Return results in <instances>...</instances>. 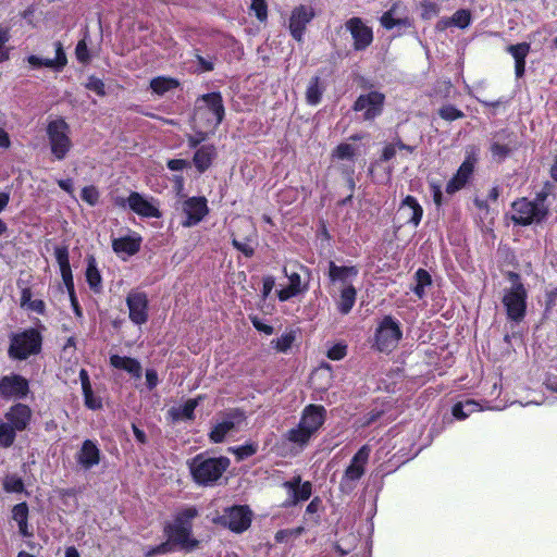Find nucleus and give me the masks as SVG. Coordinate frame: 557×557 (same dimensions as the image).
Masks as SVG:
<instances>
[{"label":"nucleus","mask_w":557,"mask_h":557,"mask_svg":"<svg viewBox=\"0 0 557 557\" xmlns=\"http://www.w3.org/2000/svg\"><path fill=\"white\" fill-rule=\"evenodd\" d=\"M322 92L323 89L320 86L319 77L311 78L306 91L307 102L311 106L318 104L321 100Z\"/></svg>","instance_id":"obj_42"},{"label":"nucleus","mask_w":557,"mask_h":557,"mask_svg":"<svg viewBox=\"0 0 557 557\" xmlns=\"http://www.w3.org/2000/svg\"><path fill=\"white\" fill-rule=\"evenodd\" d=\"M86 280L91 289L98 290L101 286V275L97 269L94 258L88 259Z\"/></svg>","instance_id":"obj_40"},{"label":"nucleus","mask_w":557,"mask_h":557,"mask_svg":"<svg viewBox=\"0 0 557 557\" xmlns=\"http://www.w3.org/2000/svg\"><path fill=\"white\" fill-rule=\"evenodd\" d=\"M250 12H252L259 21H264L268 16V8L265 0H250Z\"/></svg>","instance_id":"obj_48"},{"label":"nucleus","mask_w":557,"mask_h":557,"mask_svg":"<svg viewBox=\"0 0 557 557\" xmlns=\"http://www.w3.org/2000/svg\"><path fill=\"white\" fill-rule=\"evenodd\" d=\"M110 364L115 369L127 372L135 379L141 377L140 362L134 358L120 355H111Z\"/></svg>","instance_id":"obj_26"},{"label":"nucleus","mask_w":557,"mask_h":557,"mask_svg":"<svg viewBox=\"0 0 557 557\" xmlns=\"http://www.w3.org/2000/svg\"><path fill=\"white\" fill-rule=\"evenodd\" d=\"M286 275L288 277V285L286 287H282L277 292V296L281 301H286L297 296L305 289V287L301 284V277L298 273L293 272Z\"/></svg>","instance_id":"obj_30"},{"label":"nucleus","mask_w":557,"mask_h":557,"mask_svg":"<svg viewBox=\"0 0 557 557\" xmlns=\"http://www.w3.org/2000/svg\"><path fill=\"white\" fill-rule=\"evenodd\" d=\"M224 107L220 94L203 95L198 101L195 121L199 125L214 129L223 120Z\"/></svg>","instance_id":"obj_3"},{"label":"nucleus","mask_w":557,"mask_h":557,"mask_svg":"<svg viewBox=\"0 0 557 557\" xmlns=\"http://www.w3.org/2000/svg\"><path fill=\"white\" fill-rule=\"evenodd\" d=\"M413 149H414L413 147L407 146L399 140L396 143H393V144H388L383 149L382 160L388 161L392 158H394L397 154V152H403V151L406 152V154H411L413 152Z\"/></svg>","instance_id":"obj_39"},{"label":"nucleus","mask_w":557,"mask_h":557,"mask_svg":"<svg viewBox=\"0 0 557 557\" xmlns=\"http://www.w3.org/2000/svg\"><path fill=\"white\" fill-rule=\"evenodd\" d=\"M400 337L398 324L391 317H385L376 330L375 345L380 351H391L397 346Z\"/></svg>","instance_id":"obj_10"},{"label":"nucleus","mask_w":557,"mask_h":557,"mask_svg":"<svg viewBox=\"0 0 557 557\" xmlns=\"http://www.w3.org/2000/svg\"><path fill=\"white\" fill-rule=\"evenodd\" d=\"M230 467V459L226 457H206L200 454L189 462L193 479L199 485H212Z\"/></svg>","instance_id":"obj_2"},{"label":"nucleus","mask_w":557,"mask_h":557,"mask_svg":"<svg viewBox=\"0 0 557 557\" xmlns=\"http://www.w3.org/2000/svg\"><path fill=\"white\" fill-rule=\"evenodd\" d=\"M41 348V336L34 329L15 333L11 336L9 356L13 359L24 360L36 355Z\"/></svg>","instance_id":"obj_6"},{"label":"nucleus","mask_w":557,"mask_h":557,"mask_svg":"<svg viewBox=\"0 0 557 557\" xmlns=\"http://www.w3.org/2000/svg\"><path fill=\"white\" fill-rule=\"evenodd\" d=\"M12 518L18 525V531L23 536H32V532L28 529V507L26 503H20L12 509Z\"/></svg>","instance_id":"obj_33"},{"label":"nucleus","mask_w":557,"mask_h":557,"mask_svg":"<svg viewBox=\"0 0 557 557\" xmlns=\"http://www.w3.org/2000/svg\"><path fill=\"white\" fill-rule=\"evenodd\" d=\"M234 426L235 422L232 418L223 419L221 422L213 426L209 434L210 440L213 443H221L225 438L226 434L234 429Z\"/></svg>","instance_id":"obj_37"},{"label":"nucleus","mask_w":557,"mask_h":557,"mask_svg":"<svg viewBox=\"0 0 557 557\" xmlns=\"http://www.w3.org/2000/svg\"><path fill=\"white\" fill-rule=\"evenodd\" d=\"M17 431L4 418H0V445L9 447L15 440Z\"/></svg>","instance_id":"obj_41"},{"label":"nucleus","mask_w":557,"mask_h":557,"mask_svg":"<svg viewBox=\"0 0 557 557\" xmlns=\"http://www.w3.org/2000/svg\"><path fill=\"white\" fill-rule=\"evenodd\" d=\"M338 296L336 297V306L342 314H348L356 302L357 290L355 286H344L336 288Z\"/></svg>","instance_id":"obj_28"},{"label":"nucleus","mask_w":557,"mask_h":557,"mask_svg":"<svg viewBox=\"0 0 557 557\" xmlns=\"http://www.w3.org/2000/svg\"><path fill=\"white\" fill-rule=\"evenodd\" d=\"M230 450L237 456L238 460H243L256 454L257 447L253 444H247L236 448H231Z\"/></svg>","instance_id":"obj_53"},{"label":"nucleus","mask_w":557,"mask_h":557,"mask_svg":"<svg viewBox=\"0 0 557 557\" xmlns=\"http://www.w3.org/2000/svg\"><path fill=\"white\" fill-rule=\"evenodd\" d=\"M53 50H54V57H38V55H30L28 57V63L34 67H40L46 66L53 69L55 71L62 70L66 65V55L62 49V46L60 42L53 44Z\"/></svg>","instance_id":"obj_21"},{"label":"nucleus","mask_w":557,"mask_h":557,"mask_svg":"<svg viewBox=\"0 0 557 557\" xmlns=\"http://www.w3.org/2000/svg\"><path fill=\"white\" fill-rule=\"evenodd\" d=\"M183 211L186 219L182 222L185 227L198 224L207 214V201L202 197H191L183 203Z\"/></svg>","instance_id":"obj_18"},{"label":"nucleus","mask_w":557,"mask_h":557,"mask_svg":"<svg viewBox=\"0 0 557 557\" xmlns=\"http://www.w3.org/2000/svg\"><path fill=\"white\" fill-rule=\"evenodd\" d=\"M75 53H76V58L78 59V61H81L83 63H85L89 60V53L87 51V44L84 39L77 44Z\"/></svg>","instance_id":"obj_58"},{"label":"nucleus","mask_w":557,"mask_h":557,"mask_svg":"<svg viewBox=\"0 0 557 557\" xmlns=\"http://www.w3.org/2000/svg\"><path fill=\"white\" fill-rule=\"evenodd\" d=\"M86 87L100 96L104 95V84L99 78L89 77Z\"/></svg>","instance_id":"obj_57"},{"label":"nucleus","mask_w":557,"mask_h":557,"mask_svg":"<svg viewBox=\"0 0 557 557\" xmlns=\"http://www.w3.org/2000/svg\"><path fill=\"white\" fill-rule=\"evenodd\" d=\"M197 406L198 399H188L184 404L170 408L168 414L173 422L191 420Z\"/></svg>","instance_id":"obj_29"},{"label":"nucleus","mask_w":557,"mask_h":557,"mask_svg":"<svg viewBox=\"0 0 557 557\" xmlns=\"http://www.w3.org/2000/svg\"><path fill=\"white\" fill-rule=\"evenodd\" d=\"M3 488L8 493H21L24 490V483L17 475H7L3 481Z\"/></svg>","instance_id":"obj_46"},{"label":"nucleus","mask_w":557,"mask_h":557,"mask_svg":"<svg viewBox=\"0 0 557 557\" xmlns=\"http://www.w3.org/2000/svg\"><path fill=\"white\" fill-rule=\"evenodd\" d=\"M127 205L132 211L144 218H160L159 203L148 196L133 191L127 198Z\"/></svg>","instance_id":"obj_12"},{"label":"nucleus","mask_w":557,"mask_h":557,"mask_svg":"<svg viewBox=\"0 0 557 557\" xmlns=\"http://www.w3.org/2000/svg\"><path fill=\"white\" fill-rule=\"evenodd\" d=\"M356 152L355 146L343 143L333 151V157L339 160H352Z\"/></svg>","instance_id":"obj_47"},{"label":"nucleus","mask_w":557,"mask_h":557,"mask_svg":"<svg viewBox=\"0 0 557 557\" xmlns=\"http://www.w3.org/2000/svg\"><path fill=\"white\" fill-rule=\"evenodd\" d=\"M197 516L195 508H187L183 510L174 520V522L166 527L165 531L169 541L180 544L185 547H193L196 542L190 539V521Z\"/></svg>","instance_id":"obj_8"},{"label":"nucleus","mask_w":557,"mask_h":557,"mask_svg":"<svg viewBox=\"0 0 557 557\" xmlns=\"http://www.w3.org/2000/svg\"><path fill=\"white\" fill-rule=\"evenodd\" d=\"M354 39V47L357 50L364 49L366 47L370 46L372 41V37H352Z\"/></svg>","instance_id":"obj_63"},{"label":"nucleus","mask_w":557,"mask_h":557,"mask_svg":"<svg viewBox=\"0 0 557 557\" xmlns=\"http://www.w3.org/2000/svg\"><path fill=\"white\" fill-rule=\"evenodd\" d=\"M314 13L312 8L300 5L293 10L289 18V29L293 35L301 34Z\"/></svg>","instance_id":"obj_25"},{"label":"nucleus","mask_w":557,"mask_h":557,"mask_svg":"<svg viewBox=\"0 0 557 557\" xmlns=\"http://www.w3.org/2000/svg\"><path fill=\"white\" fill-rule=\"evenodd\" d=\"M28 393V382L21 375L11 374L0 380V395L5 398H23Z\"/></svg>","instance_id":"obj_17"},{"label":"nucleus","mask_w":557,"mask_h":557,"mask_svg":"<svg viewBox=\"0 0 557 557\" xmlns=\"http://www.w3.org/2000/svg\"><path fill=\"white\" fill-rule=\"evenodd\" d=\"M188 165V162L183 159H172L168 162V168L171 171H182Z\"/></svg>","instance_id":"obj_60"},{"label":"nucleus","mask_w":557,"mask_h":557,"mask_svg":"<svg viewBox=\"0 0 557 557\" xmlns=\"http://www.w3.org/2000/svg\"><path fill=\"white\" fill-rule=\"evenodd\" d=\"M54 256H55L58 265L60 268V273H61L63 283L70 293L72 304L74 306V310H75L76 314L79 315L81 311H79L77 302L74 299L73 274H72V270H71V265H70L67 248L66 247H57L54 249Z\"/></svg>","instance_id":"obj_14"},{"label":"nucleus","mask_w":557,"mask_h":557,"mask_svg":"<svg viewBox=\"0 0 557 557\" xmlns=\"http://www.w3.org/2000/svg\"><path fill=\"white\" fill-rule=\"evenodd\" d=\"M358 274L359 270L354 265H337L333 261L329 263V277L336 288L354 286Z\"/></svg>","instance_id":"obj_15"},{"label":"nucleus","mask_w":557,"mask_h":557,"mask_svg":"<svg viewBox=\"0 0 557 557\" xmlns=\"http://www.w3.org/2000/svg\"><path fill=\"white\" fill-rule=\"evenodd\" d=\"M30 409L23 404L14 405L5 413L4 420H7L16 431H23L26 429L30 420Z\"/></svg>","instance_id":"obj_24"},{"label":"nucleus","mask_w":557,"mask_h":557,"mask_svg":"<svg viewBox=\"0 0 557 557\" xmlns=\"http://www.w3.org/2000/svg\"><path fill=\"white\" fill-rule=\"evenodd\" d=\"M126 304L129 310V319L137 325L148 320V298L143 292L133 290L127 295Z\"/></svg>","instance_id":"obj_13"},{"label":"nucleus","mask_w":557,"mask_h":557,"mask_svg":"<svg viewBox=\"0 0 557 557\" xmlns=\"http://www.w3.org/2000/svg\"><path fill=\"white\" fill-rule=\"evenodd\" d=\"M384 95L377 91L361 95L355 102V110L362 111L366 120H372L382 111Z\"/></svg>","instance_id":"obj_16"},{"label":"nucleus","mask_w":557,"mask_h":557,"mask_svg":"<svg viewBox=\"0 0 557 557\" xmlns=\"http://www.w3.org/2000/svg\"><path fill=\"white\" fill-rule=\"evenodd\" d=\"M471 21L470 12L467 10L457 11L450 18L440 23V30L454 32V27L458 29L466 28Z\"/></svg>","instance_id":"obj_32"},{"label":"nucleus","mask_w":557,"mask_h":557,"mask_svg":"<svg viewBox=\"0 0 557 557\" xmlns=\"http://www.w3.org/2000/svg\"><path fill=\"white\" fill-rule=\"evenodd\" d=\"M475 162L476 158L474 153L467 156L466 160L459 166L457 173L446 185V191L448 194H454L466 185L473 173Z\"/></svg>","instance_id":"obj_20"},{"label":"nucleus","mask_w":557,"mask_h":557,"mask_svg":"<svg viewBox=\"0 0 557 557\" xmlns=\"http://www.w3.org/2000/svg\"><path fill=\"white\" fill-rule=\"evenodd\" d=\"M370 448L362 446L352 457L350 465L345 470L341 481V488L350 491L354 488L355 483L363 475L364 467L369 460Z\"/></svg>","instance_id":"obj_9"},{"label":"nucleus","mask_w":557,"mask_h":557,"mask_svg":"<svg viewBox=\"0 0 557 557\" xmlns=\"http://www.w3.org/2000/svg\"><path fill=\"white\" fill-rule=\"evenodd\" d=\"M544 196L539 195L535 201L522 198L512 203V220L521 225L541 222L547 214Z\"/></svg>","instance_id":"obj_7"},{"label":"nucleus","mask_w":557,"mask_h":557,"mask_svg":"<svg viewBox=\"0 0 557 557\" xmlns=\"http://www.w3.org/2000/svg\"><path fill=\"white\" fill-rule=\"evenodd\" d=\"M206 138H207L206 133L199 132L196 135L188 137V145H189L190 148H195L201 141H203Z\"/></svg>","instance_id":"obj_64"},{"label":"nucleus","mask_w":557,"mask_h":557,"mask_svg":"<svg viewBox=\"0 0 557 557\" xmlns=\"http://www.w3.org/2000/svg\"><path fill=\"white\" fill-rule=\"evenodd\" d=\"M112 247L117 255L133 256L139 250L140 237L133 234L115 238L112 242Z\"/></svg>","instance_id":"obj_27"},{"label":"nucleus","mask_w":557,"mask_h":557,"mask_svg":"<svg viewBox=\"0 0 557 557\" xmlns=\"http://www.w3.org/2000/svg\"><path fill=\"white\" fill-rule=\"evenodd\" d=\"M491 153L493 160L500 162L508 156L509 149L505 145L494 143L491 145Z\"/></svg>","instance_id":"obj_54"},{"label":"nucleus","mask_w":557,"mask_h":557,"mask_svg":"<svg viewBox=\"0 0 557 557\" xmlns=\"http://www.w3.org/2000/svg\"><path fill=\"white\" fill-rule=\"evenodd\" d=\"M218 521L232 531L240 533L251 523V511L246 506H234L224 511Z\"/></svg>","instance_id":"obj_11"},{"label":"nucleus","mask_w":557,"mask_h":557,"mask_svg":"<svg viewBox=\"0 0 557 557\" xmlns=\"http://www.w3.org/2000/svg\"><path fill=\"white\" fill-rule=\"evenodd\" d=\"M295 342V333L286 332L282 334L278 338L273 339L271 344L273 347L280 352H286Z\"/></svg>","instance_id":"obj_45"},{"label":"nucleus","mask_w":557,"mask_h":557,"mask_svg":"<svg viewBox=\"0 0 557 557\" xmlns=\"http://www.w3.org/2000/svg\"><path fill=\"white\" fill-rule=\"evenodd\" d=\"M287 492V505H296L299 502L309 499L312 493V485L309 481L301 482L300 476H294L292 480L283 483Z\"/></svg>","instance_id":"obj_19"},{"label":"nucleus","mask_w":557,"mask_h":557,"mask_svg":"<svg viewBox=\"0 0 557 557\" xmlns=\"http://www.w3.org/2000/svg\"><path fill=\"white\" fill-rule=\"evenodd\" d=\"M100 456L101 453L97 444L90 440H86L76 454V461L83 469L89 470L99 465Z\"/></svg>","instance_id":"obj_22"},{"label":"nucleus","mask_w":557,"mask_h":557,"mask_svg":"<svg viewBox=\"0 0 557 557\" xmlns=\"http://www.w3.org/2000/svg\"><path fill=\"white\" fill-rule=\"evenodd\" d=\"M393 14H394V10H391L388 11L387 13H385L382 18H381V23L382 25L386 28V29H391L393 28L394 25H396V21L395 18L393 17Z\"/></svg>","instance_id":"obj_62"},{"label":"nucleus","mask_w":557,"mask_h":557,"mask_svg":"<svg viewBox=\"0 0 557 557\" xmlns=\"http://www.w3.org/2000/svg\"><path fill=\"white\" fill-rule=\"evenodd\" d=\"M346 30L350 33V35H371L372 29H370L361 18L352 17L346 23Z\"/></svg>","instance_id":"obj_43"},{"label":"nucleus","mask_w":557,"mask_h":557,"mask_svg":"<svg viewBox=\"0 0 557 557\" xmlns=\"http://www.w3.org/2000/svg\"><path fill=\"white\" fill-rule=\"evenodd\" d=\"M400 216L406 223H410L413 226H418L423 215V209L412 196H407L398 210Z\"/></svg>","instance_id":"obj_23"},{"label":"nucleus","mask_w":557,"mask_h":557,"mask_svg":"<svg viewBox=\"0 0 557 557\" xmlns=\"http://www.w3.org/2000/svg\"><path fill=\"white\" fill-rule=\"evenodd\" d=\"M85 406L91 410H98L102 407V400L92 392V387L87 392H83Z\"/></svg>","instance_id":"obj_50"},{"label":"nucleus","mask_w":557,"mask_h":557,"mask_svg":"<svg viewBox=\"0 0 557 557\" xmlns=\"http://www.w3.org/2000/svg\"><path fill=\"white\" fill-rule=\"evenodd\" d=\"M416 281L417 284L413 288V292L419 298H422L424 295L425 286L431 284V276L425 270L419 269L416 272Z\"/></svg>","instance_id":"obj_44"},{"label":"nucleus","mask_w":557,"mask_h":557,"mask_svg":"<svg viewBox=\"0 0 557 557\" xmlns=\"http://www.w3.org/2000/svg\"><path fill=\"white\" fill-rule=\"evenodd\" d=\"M233 245L236 249L242 251L246 257H251L253 255L252 240L249 236H247L244 240H239L236 237H234Z\"/></svg>","instance_id":"obj_52"},{"label":"nucleus","mask_w":557,"mask_h":557,"mask_svg":"<svg viewBox=\"0 0 557 557\" xmlns=\"http://www.w3.org/2000/svg\"><path fill=\"white\" fill-rule=\"evenodd\" d=\"M21 307L34 311L36 313H44L45 304L40 299H32V292L29 288H23L21 294Z\"/></svg>","instance_id":"obj_38"},{"label":"nucleus","mask_w":557,"mask_h":557,"mask_svg":"<svg viewBox=\"0 0 557 557\" xmlns=\"http://www.w3.org/2000/svg\"><path fill=\"white\" fill-rule=\"evenodd\" d=\"M178 85L180 83L177 79L166 76H158L150 82L152 91L159 96L175 89Z\"/></svg>","instance_id":"obj_36"},{"label":"nucleus","mask_w":557,"mask_h":557,"mask_svg":"<svg viewBox=\"0 0 557 557\" xmlns=\"http://www.w3.org/2000/svg\"><path fill=\"white\" fill-rule=\"evenodd\" d=\"M82 198L88 205L94 206L98 202L99 193L94 186H86L82 190Z\"/></svg>","instance_id":"obj_55"},{"label":"nucleus","mask_w":557,"mask_h":557,"mask_svg":"<svg viewBox=\"0 0 557 557\" xmlns=\"http://www.w3.org/2000/svg\"><path fill=\"white\" fill-rule=\"evenodd\" d=\"M327 357L331 360H342L347 355V345L344 343H336L327 350Z\"/></svg>","instance_id":"obj_51"},{"label":"nucleus","mask_w":557,"mask_h":557,"mask_svg":"<svg viewBox=\"0 0 557 557\" xmlns=\"http://www.w3.org/2000/svg\"><path fill=\"white\" fill-rule=\"evenodd\" d=\"M251 322L253 326L259 331L267 335H270L273 333V327L271 325H268L263 322H261L258 318H252Z\"/></svg>","instance_id":"obj_59"},{"label":"nucleus","mask_w":557,"mask_h":557,"mask_svg":"<svg viewBox=\"0 0 557 557\" xmlns=\"http://www.w3.org/2000/svg\"><path fill=\"white\" fill-rule=\"evenodd\" d=\"M529 49V45L524 42L508 47V51L515 59V72L517 77H521L524 73V58Z\"/></svg>","instance_id":"obj_35"},{"label":"nucleus","mask_w":557,"mask_h":557,"mask_svg":"<svg viewBox=\"0 0 557 557\" xmlns=\"http://www.w3.org/2000/svg\"><path fill=\"white\" fill-rule=\"evenodd\" d=\"M326 417V410L321 405H308L304 408L298 425L289 430L286 434L287 440L300 447L309 443L311 437L323 425Z\"/></svg>","instance_id":"obj_1"},{"label":"nucleus","mask_w":557,"mask_h":557,"mask_svg":"<svg viewBox=\"0 0 557 557\" xmlns=\"http://www.w3.org/2000/svg\"><path fill=\"white\" fill-rule=\"evenodd\" d=\"M171 550V543L169 542H165V543H162L153 548H149L145 552V556L146 557H153V556H157V555H162V554H166L168 552Z\"/></svg>","instance_id":"obj_56"},{"label":"nucleus","mask_w":557,"mask_h":557,"mask_svg":"<svg viewBox=\"0 0 557 557\" xmlns=\"http://www.w3.org/2000/svg\"><path fill=\"white\" fill-rule=\"evenodd\" d=\"M438 114L446 121H455L463 116V113L460 110L450 104L442 107Z\"/></svg>","instance_id":"obj_49"},{"label":"nucleus","mask_w":557,"mask_h":557,"mask_svg":"<svg viewBox=\"0 0 557 557\" xmlns=\"http://www.w3.org/2000/svg\"><path fill=\"white\" fill-rule=\"evenodd\" d=\"M483 410V406L475 400L468 399L466 401H459L453 407V416L458 420H465L470 414Z\"/></svg>","instance_id":"obj_34"},{"label":"nucleus","mask_w":557,"mask_h":557,"mask_svg":"<svg viewBox=\"0 0 557 557\" xmlns=\"http://www.w3.org/2000/svg\"><path fill=\"white\" fill-rule=\"evenodd\" d=\"M146 382L149 389H152L158 384V374L153 369H148L146 371Z\"/></svg>","instance_id":"obj_61"},{"label":"nucleus","mask_w":557,"mask_h":557,"mask_svg":"<svg viewBox=\"0 0 557 557\" xmlns=\"http://www.w3.org/2000/svg\"><path fill=\"white\" fill-rule=\"evenodd\" d=\"M508 278L511 282V286L505 289L503 304L508 318L513 321H520L525 314L527 290L517 273L509 272Z\"/></svg>","instance_id":"obj_4"},{"label":"nucleus","mask_w":557,"mask_h":557,"mask_svg":"<svg viewBox=\"0 0 557 557\" xmlns=\"http://www.w3.org/2000/svg\"><path fill=\"white\" fill-rule=\"evenodd\" d=\"M47 136L53 158L61 161L66 158L73 147L70 126L63 119H54L47 125Z\"/></svg>","instance_id":"obj_5"},{"label":"nucleus","mask_w":557,"mask_h":557,"mask_svg":"<svg viewBox=\"0 0 557 557\" xmlns=\"http://www.w3.org/2000/svg\"><path fill=\"white\" fill-rule=\"evenodd\" d=\"M215 157V148L212 145L200 147L194 154L193 161L197 170L202 173L207 171Z\"/></svg>","instance_id":"obj_31"}]
</instances>
